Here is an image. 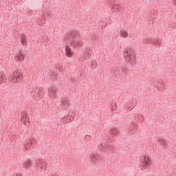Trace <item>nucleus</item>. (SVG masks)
Listing matches in <instances>:
<instances>
[{
    "instance_id": "20",
    "label": "nucleus",
    "mask_w": 176,
    "mask_h": 176,
    "mask_svg": "<svg viewBox=\"0 0 176 176\" xmlns=\"http://www.w3.org/2000/svg\"><path fill=\"white\" fill-rule=\"evenodd\" d=\"M42 94V91H38V94L36 95V97H41Z\"/></svg>"
},
{
    "instance_id": "10",
    "label": "nucleus",
    "mask_w": 176,
    "mask_h": 176,
    "mask_svg": "<svg viewBox=\"0 0 176 176\" xmlns=\"http://www.w3.org/2000/svg\"><path fill=\"white\" fill-rule=\"evenodd\" d=\"M32 145H34V141H32V140L30 139L25 144V148L26 151H30V149H31V148H32Z\"/></svg>"
},
{
    "instance_id": "21",
    "label": "nucleus",
    "mask_w": 176,
    "mask_h": 176,
    "mask_svg": "<svg viewBox=\"0 0 176 176\" xmlns=\"http://www.w3.org/2000/svg\"><path fill=\"white\" fill-rule=\"evenodd\" d=\"M62 105L63 107H65V103H64V102H62Z\"/></svg>"
},
{
    "instance_id": "16",
    "label": "nucleus",
    "mask_w": 176,
    "mask_h": 176,
    "mask_svg": "<svg viewBox=\"0 0 176 176\" xmlns=\"http://www.w3.org/2000/svg\"><path fill=\"white\" fill-rule=\"evenodd\" d=\"M121 71L122 72H129V68H127V67L125 66H121Z\"/></svg>"
},
{
    "instance_id": "18",
    "label": "nucleus",
    "mask_w": 176,
    "mask_h": 176,
    "mask_svg": "<svg viewBox=\"0 0 176 176\" xmlns=\"http://www.w3.org/2000/svg\"><path fill=\"white\" fill-rule=\"evenodd\" d=\"M91 157L94 160V162H97V160H98V156L96 155H91Z\"/></svg>"
},
{
    "instance_id": "2",
    "label": "nucleus",
    "mask_w": 176,
    "mask_h": 176,
    "mask_svg": "<svg viewBox=\"0 0 176 176\" xmlns=\"http://www.w3.org/2000/svg\"><path fill=\"white\" fill-rule=\"evenodd\" d=\"M124 58L126 63L134 65L137 61V54L133 48H128L124 51Z\"/></svg>"
},
{
    "instance_id": "3",
    "label": "nucleus",
    "mask_w": 176,
    "mask_h": 176,
    "mask_svg": "<svg viewBox=\"0 0 176 176\" xmlns=\"http://www.w3.org/2000/svg\"><path fill=\"white\" fill-rule=\"evenodd\" d=\"M10 80L12 83L20 82L23 80V74L19 72H14L12 76L10 77Z\"/></svg>"
},
{
    "instance_id": "14",
    "label": "nucleus",
    "mask_w": 176,
    "mask_h": 176,
    "mask_svg": "<svg viewBox=\"0 0 176 176\" xmlns=\"http://www.w3.org/2000/svg\"><path fill=\"white\" fill-rule=\"evenodd\" d=\"M120 35L122 38H127V36H129V33L124 30H122L120 31Z\"/></svg>"
},
{
    "instance_id": "12",
    "label": "nucleus",
    "mask_w": 176,
    "mask_h": 176,
    "mask_svg": "<svg viewBox=\"0 0 176 176\" xmlns=\"http://www.w3.org/2000/svg\"><path fill=\"white\" fill-rule=\"evenodd\" d=\"M119 133V130L116 128H111L110 129V134L111 135H116Z\"/></svg>"
},
{
    "instance_id": "6",
    "label": "nucleus",
    "mask_w": 176,
    "mask_h": 176,
    "mask_svg": "<svg viewBox=\"0 0 176 176\" xmlns=\"http://www.w3.org/2000/svg\"><path fill=\"white\" fill-rule=\"evenodd\" d=\"M23 167L26 170H31L32 162L30 160H27L23 162Z\"/></svg>"
},
{
    "instance_id": "4",
    "label": "nucleus",
    "mask_w": 176,
    "mask_h": 176,
    "mask_svg": "<svg viewBox=\"0 0 176 176\" xmlns=\"http://www.w3.org/2000/svg\"><path fill=\"white\" fill-rule=\"evenodd\" d=\"M151 164L152 162L151 161V159H149V157H146V156H144L143 157V161L142 162L140 166L142 170H146V168L151 167Z\"/></svg>"
},
{
    "instance_id": "7",
    "label": "nucleus",
    "mask_w": 176,
    "mask_h": 176,
    "mask_svg": "<svg viewBox=\"0 0 176 176\" xmlns=\"http://www.w3.org/2000/svg\"><path fill=\"white\" fill-rule=\"evenodd\" d=\"M65 49L67 57H72V56H74V52H72V50H71L69 45H66Z\"/></svg>"
},
{
    "instance_id": "15",
    "label": "nucleus",
    "mask_w": 176,
    "mask_h": 176,
    "mask_svg": "<svg viewBox=\"0 0 176 176\" xmlns=\"http://www.w3.org/2000/svg\"><path fill=\"white\" fill-rule=\"evenodd\" d=\"M43 16L46 17L47 19H51L53 17V14H52V12H46L43 14Z\"/></svg>"
},
{
    "instance_id": "13",
    "label": "nucleus",
    "mask_w": 176,
    "mask_h": 176,
    "mask_svg": "<svg viewBox=\"0 0 176 176\" xmlns=\"http://www.w3.org/2000/svg\"><path fill=\"white\" fill-rule=\"evenodd\" d=\"M30 120V118L28 117V115L23 114L22 116L21 122H24V123H26V122H28Z\"/></svg>"
},
{
    "instance_id": "8",
    "label": "nucleus",
    "mask_w": 176,
    "mask_h": 176,
    "mask_svg": "<svg viewBox=\"0 0 176 176\" xmlns=\"http://www.w3.org/2000/svg\"><path fill=\"white\" fill-rule=\"evenodd\" d=\"M158 142L161 146H164V148L170 146V142L166 141V140L164 139H162V138L158 139Z\"/></svg>"
},
{
    "instance_id": "17",
    "label": "nucleus",
    "mask_w": 176,
    "mask_h": 176,
    "mask_svg": "<svg viewBox=\"0 0 176 176\" xmlns=\"http://www.w3.org/2000/svg\"><path fill=\"white\" fill-rule=\"evenodd\" d=\"M112 10H113L114 12H119V10H120V8L119 7V6H113Z\"/></svg>"
},
{
    "instance_id": "19",
    "label": "nucleus",
    "mask_w": 176,
    "mask_h": 176,
    "mask_svg": "<svg viewBox=\"0 0 176 176\" xmlns=\"http://www.w3.org/2000/svg\"><path fill=\"white\" fill-rule=\"evenodd\" d=\"M5 82V76H0V85Z\"/></svg>"
},
{
    "instance_id": "1",
    "label": "nucleus",
    "mask_w": 176,
    "mask_h": 176,
    "mask_svg": "<svg viewBox=\"0 0 176 176\" xmlns=\"http://www.w3.org/2000/svg\"><path fill=\"white\" fill-rule=\"evenodd\" d=\"M80 36L78 32H71L67 34L66 39L67 41H70V46H73L75 49L76 47H81L83 45V42L79 41Z\"/></svg>"
},
{
    "instance_id": "9",
    "label": "nucleus",
    "mask_w": 176,
    "mask_h": 176,
    "mask_svg": "<svg viewBox=\"0 0 176 176\" xmlns=\"http://www.w3.org/2000/svg\"><path fill=\"white\" fill-rule=\"evenodd\" d=\"M50 97H52L53 98H56V87H52L50 89H48Z\"/></svg>"
},
{
    "instance_id": "5",
    "label": "nucleus",
    "mask_w": 176,
    "mask_h": 176,
    "mask_svg": "<svg viewBox=\"0 0 176 176\" xmlns=\"http://www.w3.org/2000/svg\"><path fill=\"white\" fill-rule=\"evenodd\" d=\"M14 58L15 60H17V61L23 63V61H24V58H25V55L21 51H19L16 53Z\"/></svg>"
},
{
    "instance_id": "11",
    "label": "nucleus",
    "mask_w": 176,
    "mask_h": 176,
    "mask_svg": "<svg viewBox=\"0 0 176 176\" xmlns=\"http://www.w3.org/2000/svg\"><path fill=\"white\" fill-rule=\"evenodd\" d=\"M19 38H20L21 43L23 46H25V45H27V36H25V34H21Z\"/></svg>"
}]
</instances>
